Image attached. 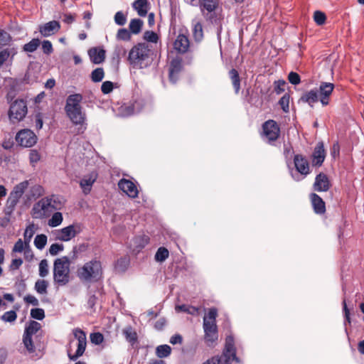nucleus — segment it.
<instances>
[{"label": "nucleus", "mask_w": 364, "mask_h": 364, "mask_svg": "<svg viewBox=\"0 0 364 364\" xmlns=\"http://www.w3.org/2000/svg\"><path fill=\"white\" fill-rule=\"evenodd\" d=\"M64 205L62 198L56 195L46 196L36 203L31 210L34 218L43 219L55 210H60Z\"/></svg>", "instance_id": "f257e3e1"}, {"label": "nucleus", "mask_w": 364, "mask_h": 364, "mask_svg": "<svg viewBox=\"0 0 364 364\" xmlns=\"http://www.w3.org/2000/svg\"><path fill=\"white\" fill-rule=\"evenodd\" d=\"M76 274L82 282L92 283L98 282L103 275L101 261L97 258H94L85 262L77 268Z\"/></svg>", "instance_id": "f03ea898"}, {"label": "nucleus", "mask_w": 364, "mask_h": 364, "mask_svg": "<svg viewBox=\"0 0 364 364\" xmlns=\"http://www.w3.org/2000/svg\"><path fill=\"white\" fill-rule=\"evenodd\" d=\"M154 46L146 43H139L129 51L128 60L134 68H143L146 61L154 54Z\"/></svg>", "instance_id": "7ed1b4c3"}, {"label": "nucleus", "mask_w": 364, "mask_h": 364, "mask_svg": "<svg viewBox=\"0 0 364 364\" xmlns=\"http://www.w3.org/2000/svg\"><path fill=\"white\" fill-rule=\"evenodd\" d=\"M69 257L57 258L53 263V282L59 287L67 285L70 280Z\"/></svg>", "instance_id": "20e7f679"}, {"label": "nucleus", "mask_w": 364, "mask_h": 364, "mask_svg": "<svg viewBox=\"0 0 364 364\" xmlns=\"http://www.w3.org/2000/svg\"><path fill=\"white\" fill-rule=\"evenodd\" d=\"M218 311L215 308L209 309L208 315L203 318L204 338L208 346L215 343L218 338L216 317Z\"/></svg>", "instance_id": "39448f33"}, {"label": "nucleus", "mask_w": 364, "mask_h": 364, "mask_svg": "<svg viewBox=\"0 0 364 364\" xmlns=\"http://www.w3.org/2000/svg\"><path fill=\"white\" fill-rule=\"evenodd\" d=\"M73 333L77 341V350L75 353H72V350L69 348L68 349V356L70 360L75 361L85 353L87 346V338L85 333L79 328L73 329Z\"/></svg>", "instance_id": "423d86ee"}, {"label": "nucleus", "mask_w": 364, "mask_h": 364, "mask_svg": "<svg viewBox=\"0 0 364 364\" xmlns=\"http://www.w3.org/2000/svg\"><path fill=\"white\" fill-rule=\"evenodd\" d=\"M280 135V127L276 121L269 119L262 124V136L267 143L272 144L278 139Z\"/></svg>", "instance_id": "0eeeda50"}, {"label": "nucleus", "mask_w": 364, "mask_h": 364, "mask_svg": "<svg viewBox=\"0 0 364 364\" xmlns=\"http://www.w3.org/2000/svg\"><path fill=\"white\" fill-rule=\"evenodd\" d=\"M28 109L26 102L23 100H18L11 105L9 117L12 122H20L25 118Z\"/></svg>", "instance_id": "6e6552de"}, {"label": "nucleus", "mask_w": 364, "mask_h": 364, "mask_svg": "<svg viewBox=\"0 0 364 364\" xmlns=\"http://www.w3.org/2000/svg\"><path fill=\"white\" fill-rule=\"evenodd\" d=\"M15 139L18 144L23 147H32L37 142V136L29 129H23L18 131Z\"/></svg>", "instance_id": "1a4fd4ad"}, {"label": "nucleus", "mask_w": 364, "mask_h": 364, "mask_svg": "<svg viewBox=\"0 0 364 364\" xmlns=\"http://www.w3.org/2000/svg\"><path fill=\"white\" fill-rule=\"evenodd\" d=\"M334 84L327 82H321L317 90L319 102L323 107L330 104L331 97L334 90Z\"/></svg>", "instance_id": "9d476101"}, {"label": "nucleus", "mask_w": 364, "mask_h": 364, "mask_svg": "<svg viewBox=\"0 0 364 364\" xmlns=\"http://www.w3.org/2000/svg\"><path fill=\"white\" fill-rule=\"evenodd\" d=\"M28 181H24L14 186L7 199V204L10 208L13 209L16 205L19 199L28 188Z\"/></svg>", "instance_id": "9b49d317"}, {"label": "nucleus", "mask_w": 364, "mask_h": 364, "mask_svg": "<svg viewBox=\"0 0 364 364\" xmlns=\"http://www.w3.org/2000/svg\"><path fill=\"white\" fill-rule=\"evenodd\" d=\"M80 232L79 228L75 225H70L60 230H57L54 232L56 240L68 242L75 237Z\"/></svg>", "instance_id": "f8f14e48"}, {"label": "nucleus", "mask_w": 364, "mask_h": 364, "mask_svg": "<svg viewBox=\"0 0 364 364\" xmlns=\"http://www.w3.org/2000/svg\"><path fill=\"white\" fill-rule=\"evenodd\" d=\"M118 186L129 198H135L138 196L139 191L136 186L131 181L122 178L118 183Z\"/></svg>", "instance_id": "ddd939ff"}, {"label": "nucleus", "mask_w": 364, "mask_h": 364, "mask_svg": "<svg viewBox=\"0 0 364 364\" xmlns=\"http://www.w3.org/2000/svg\"><path fill=\"white\" fill-rule=\"evenodd\" d=\"M60 28V24L57 21H51L39 26V32L44 37L50 36L57 33Z\"/></svg>", "instance_id": "4468645a"}, {"label": "nucleus", "mask_w": 364, "mask_h": 364, "mask_svg": "<svg viewBox=\"0 0 364 364\" xmlns=\"http://www.w3.org/2000/svg\"><path fill=\"white\" fill-rule=\"evenodd\" d=\"M294 162L296 171L301 174L306 176L310 173L309 164L304 156L301 154L295 155Z\"/></svg>", "instance_id": "2eb2a0df"}, {"label": "nucleus", "mask_w": 364, "mask_h": 364, "mask_svg": "<svg viewBox=\"0 0 364 364\" xmlns=\"http://www.w3.org/2000/svg\"><path fill=\"white\" fill-rule=\"evenodd\" d=\"M326 157V151L323 142H318L314 148L312 154V164L314 166L322 165Z\"/></svg>", "instance_id": "dca6fc26"}, {"label": "nucleus", "mask_w": 364, "mask_h": 364, "mask_svg": "<svg viewBox=\"0 0 364 364\" xmlns=\"http://www.w3.org/2000/svg\"><path fill=\"white\" fill-rule=\"evenodd\" d=\"M190 47L188 36L179 34L173 43L174 49L180 53H186Z\"/></svg>", "instance_id": "f3484780"}, {"label": "nucleus", "mask_w": 364, "mask_h": 364, "mask_svg": "<svg viewBox=\"0 0 364 364\" xmlns=\"http://www.w3.org/2000/svg\"><path fill=\"white\" fill-rule=\"evenodd\" d=\"M105 50L101 47H94L88 50V55L92 63L100 64L105 59Z\"/></svg>", "instance_id": "a211bd4d"}, {"label": "nucleus", "mask_w": 364, "mask_h": 364, "mask_svg": "<svg viewBox=\"0 0 364 364\" xmlns=\"http://www.w3.org/2000/svg\"><path fill=\"white\" fill-rule=\"evenodd\" d=\"M315 191L321 192L327 191L330 188V181L327 176L323 173H320L316 176L314 184Z\"/></svg>", "instance_id": "6ab92c4d"}, {"label": "nucleus", "mask_w": 364, "mask_h": 364, "mask_svg": "<svg viewBox=\"0 0 364 364\" xmlns=\"http://www.w3.org/2000/svg\"><path fill=\"white\" fill-rule=\"evenodd\" d=\"M82 99L83 97L81 94H73L69 95L66 100L65 110L68 111L71 109H82L80 105Z\"/></svg>", "instance_id": "aec40b11"}, {"label": "nucleus", "mask_w": 364, "mask_h": 364, "mask_svg": "<svg viewBox=\"0 0 364 364\" xmlns=\"http://www.w3.org/2000/svg\"><path fill=\"white\" fill-rule=\"evenodd\" d=\"M82 99L83 97L81 94H73L69 95L66 100L65 110L68 111L71 109H82L80 105Z\"/></svg>", "instance_id": "412c9836"}, {"label": "nucleus", "mask_w": 364, "mask_h": 364, "mask_svg": "<svg viewBox=\"0 0 364 364\" xmlns=\"http://www.w3.org/2000/svg\"><path fill=\"white\" fill-rule=\"evenodd\" d=\"M16 51L13 49L5 48L0 51V70L4 65H10L12 63L14 56Z\"/></svg>", "instance_id": "4be33fe9"}, {"label": "nucleus", "mask_w": 364, "mask_h": 364, "mask_svg": "<svg viewBox=\"0 0 364 364\" xmlns=\"http://www.w3.org/2000/svg\"><path fill=\"white\" fill-rule=\"evenodd\" d=\"M65 112L73 124L76 125L84 124L85 121V114L82 112V109H71Z\"/></svg>", "instance_id": "5701e85b"}, {"label": "nucleus", "mask_w": 364, "mask_h": 364, "mask_svg": "<svg viewBox=\"0 0 364 364\" xmlns=\"http://www.w3.org/2000/svg\"><path fill=\"white\" fill-rule=\"evenodd\" d=\"M311 203L314 210L317 214H323L326 211L325 203L322 198L316 193L311 194Z\"/></svg>", "instance_id": "b1692460"}, {"label": "nucleus", "mask_w": 364, "mask_h": 364, "mask_svg": "<svg viewBox=\"0 0 364 364\" xmlns=\"http://www.w3.org/2000/svg\"><path fill=\"white\" fill-rule=\"evenodd\" d=\"M300 100L313 107L314 104L319 101L318 92L316 90L307 91L302 95Z\"/></svg>", "instance_id": "393cba45"}, {"label": "nucleus", "mask_w": 364, "mask_h": 364, "mask_svg": "<svg viewBox=\"0 0 364 364\" xmlns=\"http://www.w3.org/2000/svg\"><path fill=\"white\" fill-rule=\"evenodd\" d=\"M182 68L181 61L178 59H173L171 60L169 68V78L173 82H176L178 74L180 73Z\"/></svg>", "instance_id": "a878e982"}, {"label": "nucleus", "mask_w": 364, "mask_h": 364, "mask_svg": "<svg viewBox=\"0 0 364 364\" xmlns=\"http://www.w3.org/2000/svg\"><path fill=\"white\" fill-rule=\"evenodd\" d=\"M96 175L91 173L90 175L85 176L80 183V186L82 189L83 193L87 195L88 194L92 188V186L96 181Z\"/></svg>", "instance_id": "bb28decb"}, {"label": "nucleus", "mask_w": 364, "mask_h": 364, "mask_svg": "<svg viewBox=\"0 0 364 364\" xmlns=\"http://www.w3.org/2000/svg\"><path fill=\"white\" fill-rule=\"evenodd\" d=\"M132 6L140 16H145L147 14L149 10L147 0H136Z\"/></svg>", "instance_id": "cd10ccee"}, {"label": "nucleus", "mask_w": 364, "mask_h": 364, "mask_svg": "<svg viewBox=\"0 0 364 364\" xmlns=\"http://www.w3.org/2000/svg\"><path fill=\"white\" fill-rule=\"evenodd\" d=\"M135 113L134 105L132 103L124 104L118 107L117 114L122 117H127Z\"/></svg>", "instance_id": "c85d7f7f"}, {"label": "nucleus", "mask_w": 364, "mask_h": 364, "mask_svg": "<svg viewBox=\"0 0 364 364\" xmlns=\"http://www.w3.org/2000/svg\"><path fill=\"white\" fill-rule=\"evenodd\" d=\"M223 353H227L235 358L236 362H239L238 358L236 357V350L234 344V338L232 336H228L225 339V346Z\"/></svg>", "instance_id": "c756f323"}, {"label": "nucleus", "mask_w": 364, "mask_h": 364, "mask_svg": "<svg viewBox=\"0 0 364 364\" xmlns=\"http://www.w3.org/2000/svg\"><path fill=\"white\" fill-rule=\"evenodd\" d=\"M193 36L196 41H200L203 38V31L201 23L196 19L193 20Z\"/></svg>", "instance_id": "7c9ffc66"}, {"label": "nucleus", "mask_w": 364, "mask_h": 364, "mask_svg": "<svg viewBox=\"0 0 364 364\" xmlns=\"http://www.w3.org/2000/svg\"><path fill=\"white\" fill-rule=\"evenodd\" d=\"M217 5V0H199L200 8L204 15L205 10L210 13L216 9Z\"/></svg>", "instance_id": "2f4dec72"}, {"label": "nucleus", "mask_w": 364, "mask_h": 364, "mask_svg": "<svg viewBox=\"0 0 364 364\" xmlns=\"http://www.w3.org/2000/svg\"><path fill=\"white\" fill-rule=\"evenodd\" d=\"M229 76L232 80L235 92L237 93L240 89V79L238 72L232 68L229 72Z\"/></svg>", "instance_id": "473e14b6"}, {"label": "nucleus", "mask_w": 364, "mask_h": 364, "mask_svg": "<svg viewBox=\"0 0 364 364\" xmlns=\"http://www.w3.org/2000/svg\"><path fill=\"white\" fill-rule=\"evenodd\" d=\"M171 353V348L168 345H161L156 348V355L159 358H167Z\"/></svg>", "instance_id": "72a5a7b5"}, {"label": "nucleus", "mask_w": 364, "mask_h": 364, "mask_svg": "<svg viewBox=\"0 0 364 364\" xmlns=\"http://www.w3.org/2000/svg\"><path fill=\"white\" fill-rule=\"evenodd\" d=\"M143 26V21L139 18H134L131 20L129 28L130 32L134 34H138L140 33Z\"/></svg>", "instance_id": "f704fd0d"}, {"label": "nucleus", "mask_w": 364, "mask_h": 364, "mask_svg": "<svg viewBox=\"0 0 364 364\" xmlns=\"http://www.w3.org/2000/svg\"><path fill=\"white\" fill-rule=\"evenodd\" d=\"M175 309L177 312L183 311L191 315H198V308L186 304L177 305L176 306Z\"/></svg>", "instance_id": "c9c22d12"}, {"label": "nucleus", "mask_w": 364, "mask_h": 364, "mask_svg": "<svg viewBox=\"0 0 364 364\" xmlns=\"http://www.w3.org/2000/svg\"><path fill=\"white\" fill-rule=\"evenodd\" d=\"M48 282L44 279H38L35 283L34 289L39 294H46Z\"/></svg>", "instance_id": "e433bc0d"}, {"label": "nucleus", "mask_w": 364, "mask_h": 364, "mask_svg": "<svg viewBox=\"0 0 364 364\" xmlns=\"http://www.w3.org/2000/svg\"><path fill=\"white\" fill-rule=\"evenodd\" d=\"M41 328V324L37 321H31L28 326L26 328L24 333L25 335L32 336L36 333Z\"/></svg>", "instance_id": "4c0bfd02"}, {"label": "nucleus", "mask_w": 364, "mask_h": 364, "mask_svg": "<svg viewBox=\"0 0 364 364\" xmlns=\"http://www.w3.org/2000/svg\"><path fill=\"white\" fill-rule=\"evenodd\" d=\"M39 46L40 40L38 38H33L30 42L23 46V50L26 53H33L37 50Z\"/></svg>", "instance_id": "58836bf2"}, {"label": "nucleus", "mask_w": 364, "mask_h": 364, "mask_svg": "<svg viewBox=\"0 0 364 364\" xmlns=\"http://www.w3.org/2000/svg\"><path fill=\"white\" fill-rule=\"evenodd\" d=\"M63 215L60 212H55L52 215L51 218L49 219L48 225L50 227L55 228L60 225L63 222Z\"/></svg>", "instance_id": "ea45409f"}, {"label": "nucleus", "mask_w": 364, "mask_h": 364, "mask_svg": "<svg viewBox=\"0 0 364 364\" xmlns=\"http://www.w3.org/2000/svg\"><path fill=\"white\" fill-rule=\"evenodd\" d=\"M36 226L34 224H30L25 230L23 237L26 245H29L30 242L36 232Z\"/></svg>", "instance_id": "a19ab883"}, {"label": "nucleus", "mask_w": 364, "mask_h": 364, "mask_svg": "<svg viewBox=\"0 0 364 364\" xmlns=\"http://www.w3.org/2000/svg\"><path fill=\"white\" fill-rule=\"evenodd\" d=\"M213 358H216L217 364H231L232 360H235V358H233V356L227 353H223L222 355L213 356Z\"/></svg>", "instance_id": "79ce46f5"}, {"label": "nucleus", "mask_w": 364, "mask_h": 364, "mask_svg": "<svg viewBox=\"0 0 364 364\" xmlns=\"http://www.w3.org/2000/svg\"><path fill=\"white\" fill-rule=\"evenodd\" d=\"M105 76L103 68H97L91 73V80L94 82H101Z\"/></svg>", "instance_id": "37998d69"}, {"label": "nucleus", "mask_w": 364, "mask_h": 364, "mask_svg": "<svg viewBox=\"0 0 364 364\" xmlns=\"http://www.w3.org/2000/svg\"><path fill=\"white\" fill-rule=\"evenodd\" d=\"M168 255H169L168 250L164 247H161L158 249V250L155 255V259L157 262H162L168 258Z\"/></svg>", "instance_id": "c03bdc74"}, {"label": "nucleus", "mask_w": 364, "mask_h": 364, "mask_svg": "<svg viewBox=\"0 0 364 364\" xmlns=\"http://www.w3.org/2000/svg\"><path fill=\"white\" fill-rule=\"evenodd\" d=\"M47 242V236L41 234L36 236L34 239V245L38 250H42L45 247Z\"/></svg>", "instance_id": "a18cd8bd"}, {"label": "nucleus", "mask_w": 364, "mask_h": 364, "mask_svg": "<svg viewBox=\"0 0 364 364\" xmlns=\"http://www.w3.org/2000/svg\"><path fill=\"white\" fill-rule=\"evenodd\" d=\"M23 343L29 353H32L35 352V346L33 342L32 341V336H29L23 334Z\"/></svg>", "instance_id": "49530a36"}, {"label": "nucleus", "mask_w": 364, "mask_h": 364, "mask_svg": "<svg viewBox=\"0 0 364 364\" xmlns=\"http://www.w3.org/2000/svg\"><path fill=\"white\" fill-rule=\"evenodd\" d=\"M123 334L124 335L126 339L132 343H134L137 340V336L136 332H134L131 327H127L123 330Z\"/></svg>", "instance_id": "de8ad7c7"}, {"label": "nucleus", "mask_w": 364, "mask_h": 364, "mask_svg": "<svg viewBox=\"0 0 364 364\" xmlns=\"http://www.w3.org/2000/svg\"><path fill=\"white\" fill-rule=\"evenodd\" d=\"M144 39L148 43H154L156 46V43L159 41L158 35L151 31H146L144 33Z\"/></svg>", "instance_id": "09e8293b"}, {"label": "nucleus", "mask_w": 364, "mask_h": 364, "mask_svg": "<svg viewBox=\"0 0 364 364\" xmlns=\"http://www.w3.org/2000/svg\"><path fill=\"white\" fill-rule=\"evenodd\" d=\"M49 273L48 262L47 259H42L39 263V276L46 277Z\"/></svg>", "instance_id": "8fccbe9b"}, {"label": "nucleus", "mask_w": 364, "mask_h": 364, "mask_svg": "<svg viewBox=\"0 0 364 364\" xmlns=\"http://www.w3.org/2000/svg\"><path fill=\"white\" fill-rule=\"evenodd\" d=\"M1 320L5 322H14L17 318V314L15 311H6L1 317Z\"/></svg>", "instance_id": "3c124183"}, {"label": "nucleus", "mask_w": 364, "mask_h": 364, "mask_svg": "<svg viewBox=\"0 0 364 364\" xmlns=\"http://www.w3.org/2000/svg\"><path fill=\"white\" fill-rule=\"evenodd\" d=\"M279 104L284 112H288L289 110V95L287 94L283 95L279 100Z\"/></svg>", "instance_id": "603ef678"}, {"label": "nucleus", "mask_w": 364, "mask_h": 364, "mask_svg": "<svg viewBox=\"0 0 364 364\" xmlns=\"http://www.w3.org/2000/svg\"><path fill=\"white\" fill-rule=\"evenodd\" d=\"M31 316L37 320H43L45 318V311L43 309L36 308L31 310Z\"/></svg>", "instance_id": "864d4df0"}, {"label": "nucleus", "mask_w": 364, "mask_h": 364, "mask_svg": "<svg viewBox=\"0 0 364 364\" xmlns=\"http://www.w3.org/2000/svg\"><path fill=\"white\" fill-rule=\"evenodd\" d=\"M45 190L43 186L40 185H35L31 188V194L34 198H38L43 196Z\"/></svg>", "instance_id": "5fc2aeb1"}, {"label": "nucleus", "mask_w": 364, "mask_h": 364, "mask_svg": "<svg viewBox=\"0 0 364 364\" xmlns=\"http://www.w3.org/2000/svg\"><path fill=\"white\" fill-rule=\"evenodd\" d=\"M90 341L95 345H100L104 341V336L101 333H92L90 336Z\"/></svg>", "instance_id": "6e6d98bb"}, {"label": "nucleus", "mask_w": 364, "mask_h": 364, "mask_svg": "<svg viewBox=\"0 0 364 364\" xmlns=\"http://www.w3.org/2000/svg\"><path fill=\"white\" fill-rule=\"evenodd\" d=\"M28 245L26 244L25 241H23L21 239H18L16 242L14 244V246L12 249L13 252H22L24 250L28 247Z\"/></svg>", "instance_id": "4d7b16f0"}, {"label": "nucleus", "mask_w": 364, "mask_h": 364, "mask_svg": "<svg viewBox=\"0 0 364 364\" xmlns=\"http://www.w3.org/2000/svg\"><path fill=\"white\" fill-rule=\"evenodd\" d=\"M40 159L41 155L38 151L35 149H32L30 151L29 161L33 166H35L36 164L40 161Z\"/></svg>", "instance_id": "13d9d810"}, {"label": "nucleus", "mask_w": 364, "mask_h": 364, "mask_svg": "<svg viewBox=\"0 0 364 364\" xmlns=\"http://www.w3.org/2000/svg\"><path fill=\"white\" fill-rule=\"evenodd\" d=\"M117 38L122 41H129L131 38L130 32L126 28H120L117 32Z\"/></svg>", "instance_id": "bf43d9fd"}, {"label": "nucleus", "mask_w": 364, "mask_h": 364, "mask_svg": "<svg viewBox=\"0 0 364 364\" xmlns=\"http://www.w3.org/2000/svg\"><path fill=\"white\" fill-rule=\"evenodd\" d=\"M314 19L318 25L321 26L325 23L326 17L323 12L316 11L314 12Z\"/></svg>", "instance_id": "052dcab7"}, {"label": "nucleus", "mask_w": 364, "mask_h": 364, "mask_svg": "<svg viewBox=\"0 0 364 364\" xmlns=\"http://www.w3.org/2000/svg\"><path fill=\"white\" fill-rule=\"evenodd\" d=\"M64 246L63 244L54 243L49 248V253L53 255H57L60 252L63 251Z\"/></svg>", "instance_id": "680f3d73"}, {"label": "nucleus", "mask_w": 364, "mask_h": 364, "mask_svg": "<svg viewBox=\"0 0 364 364\" xmlns=\"http://www.w3.org/2000/svg\"><path fill=\"white\" fill-rule=\"evenodd\" d=\"M114 21L119 26H124L127 22V18L122 11H117L114 15Z\"/></svg>", "instance_id": "e2e57ef3"}, {"label": "nucleus", "mask_w": 364, "mask_h": 364, "mask_svg": "<svg viewBox=\"0 0 364 364\" xmlns=\"http://www.w3.org/2000/svg\"><path fill=\"white\" fill-rule=\"evenodd\" d=\"M10 41V35L6 31L0 30V46H6Z\"/></svg>", "instance_id": "0e129e2a"}, {"label": "nucleus", "mask_w": 364, "mask_h": 364, "mask_svg": "<svg viewBox=\"0 0 364 364\" xmlns=\"http://www.w3.org/2000/svg\"><path fill=\"white\" fill-rule=\"evenodd\" d=\"M113 90V83L111 81H105L102 84L101 90L103 94H109Z\"/></svg>", "instance_id": "69168bd1"}, {"label": "nucleus", "mask_w": 364, "mask_h": 364, "mask_svg": "<svg viewBox=\"0 0 364 364\" xmlns=\"http://www.w3.org/2000/svg\"><path fill=\"white\" fill-rule=\"evenodd\" d=\"M43 52L47 55L50 54L53 51V45L49 41H43L42 43Z\"/></svg>", "instance_id": "338daca9"}, {"label": "nucleus", "mask_w": 364, "mask_h": 364, "mask_svg": "<svg viewBox=\"0 0 364 364\" xmlns=\"http://www.w3.org/2000/svg\"><path fill=\"white\" fill-rule=\"evenodd\" d=\"M288 80L290 83L294 85H299L301 82L300 76L294 72H291L289 74Z\"/></svg>", "instance_id": "774afa93"}]
</instances>
